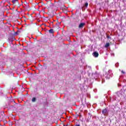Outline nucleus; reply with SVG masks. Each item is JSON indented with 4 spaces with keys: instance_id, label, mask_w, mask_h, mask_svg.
Segmentation results:
<instances>
[{
    "instance_id": "obj_8",
    "label": "nucleus",
    "mask_w": 126,
    "mask_h": 126,
    "mask_svg": "<svg viewBox=\"0 0 126 126\" xmlns=\"http://www.w3.org/2000/svg\"><path fill=\"white\" fill-rule=\"evenodd\" d=\"M88 6V2H86L84 5V7H87Z\"/></svg>"
},
{
    "instance_id": "obj_2",
    "label": "nucleus",
    "mask_w": 126,
    "mask_h": 126,
    "mask_svg": "<svg viewBox=\"0 0 126 126\" xmlns=\"http://www.w3.org/2000/svg\"><path fill=\"white\" fill-rule=\"evenodd\" d=\"M93 56L94 57V58H98L99 56V53L97 52H94L93 53Z\"/></svg>"
},
{
    "instance_id": "obj_9",
    "label": "nucleus",
    "mask_w": 126,
    "mask_h": 126,
    "mask_svg": "<svg viewBox=\"0 0 126 126\" xmlns=\"http://www.w3.org/2000/svg\"><path fill=\"white\" fill-rule=\"evenodd\" d=\"M35 101H36V98L35 97L32 98V102H35Z\"/></svg>"
},
{
    "instance_id": "obj_10",
    "label": "nucleus",
    "mask_w": 126,
    "mask_h": 126,
    "mask_svg": "<svg viewBox=\"0 0 126 126\" xmlns=\"http://www.w3.org/2000/svg\"><path fill=\"white\" fill-rule=\"evenodd\" d=\"M17 1H18V0H12V2H13V3H15V2Z\"/></svg>"
},
{
    "instance_id": "obj_1",
    "label": "nucleus",
    "mask_w": 126,
    "mask_h": 126,
    "mask_svg": "<svg viewBox=\"0 0 126 126\" xmlns=\"http://www.w3.org/2000/svg\"><path fill=\"white\" fill-rule=\"evenodd\" d=\"M113 73H112V70H108V72L106 74V76H105L106 79H110V77H112V75Z\"/></svg>"
},
{
    "instance_id": "obj_14",
    "label": "nucleus",
    "mask_w": 126,
    "mask_h": 126,
    "mask_svg": "<svg viewBox=\"0 0 126 126\" xmlns=\"http://www.w3.org/2000/svg\"><path fill=\"white\" fill-rule=\"evenodd\" d=\"M12 41H13L14 40H15V38H14V37H12Z\"/></svg>"
},
{
    "instance_id": "obj_13",
    "label": "nucleus",
    "mask_w": 126,
    "mask_h": 126,
    "mask_svg": "<svg viewBox=\"0 0 126 126\" xmlns=\"http://www.w3.org/2000/svg\"><path fill=\"white\" fill-rule=\"evenodd\" d=\"M115 66H116V67H118V66H119V63H117L116 64H115Z\"/></svg>"
},
{
    "instance_id": "obj_6",
    "label": "nucleus",
    "mask_w": 126,
    "mask_h": 126,
    "mask_svg": "<svg viewBox=\"0 0 126 126\" xmlns=\"http://www.w3.org/2000/svg\"><path fill=\"white\" fill-rule=\"evenodd\" d=\"M109 46H110V43H106V44L105 45V48H109Z\"/></svg>"
},
{
    "instance_id": "obj_5",
    "label": "nucleus",
    "mask_w": 126,
    "mask_h": 126,
    "mask_svg": "<svg viewBox=\"0 0 126 126\" xmlns=\"http://www.w3.org/2000/svg\"><path fill=\"white\" fill-rule=\"evenodd\" d=\"M116 94L118 97H121L122 96V93L120 92H117Z\"/></svg>"
},
{
    "instance_id": "obj_12",
    "label": "nucleus",
    "mask_w": 126,
    "mask_h": 126,
    "mask_svg": "<svg viewBox=\"0 0 126 126\" xmlns=\"http://www.w3.org/2000/svg\"><path fill=\"white\" fill-rule=\"evenodd\" d=\"M121 72H122V73H123V74H126V72H125L124 70H122Z\"/></svg>"
},
{
    "instance_id": "obj_11",
    "label": "nucleus",
    "mask_w": 126,
    "mask_h": 126,
    "mask_svg": "<svg viewBox=\"0 0 126 126\" xmlns=\"http://www.w3.org/2000/svg\"><path fill=\"white\" fill-rule=\"evenodd\" d=\"M106 37H107V39H111V36H110V35H107Z\"/></svg>"
},
{
    "instance_id": "obj_18",
    "label": "nucleus",
    "mask_w": 126,
    "mask_h": 126,
    "mask_svg": "<svg viewBox=\"0 0 126 126\" xmlns=\"http://www.w3.org/2000/svg\"><path fill=\"white\" fill-rule=\"evenodd\" d=\"M15 34H17V32H15Z\"/></svg>"
},
{
    "instance_id": "obj_3",
    "label": "nucleus",
    "mask_w": 126,
    "mask_h": 126,
    "mask_svg": "<svg viewBox=\"0 0 126 126\" xmlns=\"http://www.w3.org/2000/svg\"><path fill=\"white\" fill-rule=\"evenodd\" d=\"M102 113L103 115H104V116H106L107 115H108V112H107L106 109H103L102 111Z\"/></svg>"
},
{
    "instance_id": "obj_15",
    "label": "nucleus",
    "mask_w": 126,
    "mask_h": 126,
    "mask_svg": "<svg viewBox=\"0 0 126 126\" xmlns=\"http://www.w3.org/2000/svg\"><path fill=\"white\" fill-rule=\"evenodd\" d=\"M103 82H105V80H102V83H103Z\"/></svg>"
},
{
    "instance_id": "obj_7",
    "label": "nucleus",
    "mask_w": 126,
    "mask_h": 126,
    "mask_svg": "<svg viewBox=\"0 0 126 126\" xmlns=\"http://www.w3.org/2000/svg\"><path fill=\"white\" fill-rule=\"evenodd\" d=\"M49 33H50L51 34H53V33H54V30L53 29H50L49 31Z\"/></svg>"
},
{
    "instance_id": "obj_17",
    "label": "nucleus",
    "mask_w": 126,
    "mask_h": 126,
    "mask_svg": "<svg viewBox=\"0 0 126 126\" xmlns=\"http://www.w3.org/2000/svg\"><path fill=\"white\" fill-rule=\"evenodd\" d=\"M93 75H96V74H93Z\"/></svg>"
},
{
    "instance_id": "obj_16",
    "label": "nucleus",
    "mask_w": 126,
    "mask_h": 126,
    "mask_svg": "<svg viewBox=\"0 0 126 126\" xmlns=\"http://www.w3.org/2000/svg\"><path fill=\"white\" fill-rule=\"evenodd\" d=\"M75 126H80V125H76Z\"/></svg>"
},
{
    "instance_id": "obj_4",
    "label": "nucleus",
    "mask_w": 126,
    "mask_h": 126,
    "mask_svg": "<svg viewBox=\"0 0 126 126\" xmlns=\"http://www.w3.org/2000/svg\"><path fill=\"white\" fill-rule=\"evenodd\" d=\"M85 25V23H82L80 24L79 28H83V27Z\"/></svg>"
}]
</instances>
